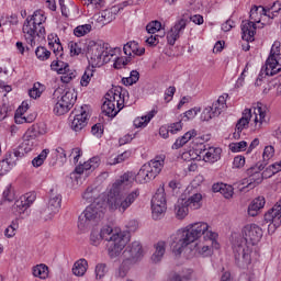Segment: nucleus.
<instances>
[{
	"instance_id": "1",
	"label": "nucleus",
	"mask_w": 281,
	"mask_h": 281,
	"mask_svg": "<svg viewBox=\"0 0 281 281\" xmlns=\"http://www.w3.org/2000/svg\"><path fill=\"white\" fill-rule=\"evenodd\" d=\"M162 168L164 159H154L143 165L136 176L131 171L121 176L108 191V205L110 210L124 214L139 199V189L124 194H122V190L124 188H131L134 181L136 183H148V181H153L161 172Z\"/></svg>"
},
{
	"instance_id": "2",
	"label": "nucleus",
	"mask_w": 281,
	"mask_h": 281,
	"mask_svg": "<svg viewBox=\"0 0 281 281\" xmlns=\"http://www.w3.org/2000/svg\"><path fill=\"white\" fill-rule=\"evenodd\" d=\"M218 233L206 222H195L178 229L170 236V247L173 256L179 258L189 245L194 244L195 256L207 258L212 256V245H218Z\"/></svg>"
},
{
	"instance_id": "3",
	"label": "nucleus",
	"mask_w": 281,
	"mask_h": 281,
	"mask_svg": "<svg viewBox=\"0 0 281 281\" xmlns=\"http://www.w3.org/2000/svg\"><path fill=\"white\" fill-rule=\"evenodd\" d=\"M262 228L257 224H247L241 229V235L233 236V252L239 267L251 265L254 246L262 238Z\"/></svg>"
},
{
	"instance_id": "4",
	"label": "nucleus",
	"mask_w": 281,
	"mask_h": 281,
	"mask_svg": "<svg viewBox=\"0 0 281 281\" xmlns=\"http://www.w3.org/2000/svg\"><path fill=\"white\" fill-rule=\"evenodd\" d=\"M45 21H47V16H45V11L42 10L35 11L24 21L22 32L26 43H29L31 47H34L36 41L40 38L42 41L45 38L47 34L45 31Z\"/></svg>"
},
{
	"instance_id": "5",
	"label": "nucleus",
	"mask_w": 281,
	"mask_h": 281,
	"mask_svg": "<svg viewBox=\"0 0 281 281\" xmlns=\"http://www.w3.org/2000/svg\"><path fill=\"white\" fill-rule=\"evenodd\" d=\"M251 120L255 131H261V128H265L271 120L269 108L262 103H257L254 108V112H251L250 109L244 110L241 119H239L236 124V131L241 133L245 126L249 125V121Z\"/></svg>"
},
{
	"instance_id": "6",
	"label": "nucleus",
	"mask_w": 281,
	"mask_h": 281,
	"mask_svg": "<svg viewBox=\"0 0 281 281\" xmlns=\"http://www.w3.org/2000/svg\"><path fill=\"white\" fill-rule=\"evenodd\" d=\"M120 52V48L109 47V44L102 42L89 41L87 44L86 55L92 69L102 67L106 63H111L113 56Z\"/></svg>"
},
{
	"instance_id": "7",
	"label": "nucleus",
	"mask_w": 281,
	"mask_h": 281,
	"mask_svg": "<svg viewBox=\"0 0 281 281\" xmlns=\"http://www.w3.org/2000/svg\"><path fill=\"white\" fill-rule=\"evenodd\" d=\"M126 95H128V92L121 87L109 90L101 106L102 113H104V115L108 117H115V115H117V113L124 109Z\"/></svg>"
},
{
	"instance_id": "8",
	"label": "nucleus",
	"mask_w": 281,
	"mask_h": 281,
	"mask_svg": "<svg viewBox=\"0 0 281 281\" xmlns=\"http://www.w3.org/2000/svg\"><path fill=\"white\" fill-rule=\"evenodd\" d=\"M102 216H104V201L95 200L79 216L78 227L85 229L89 225L99 223Z\"/></svg>"
},
{
	"instance_id": "9",
	"label": "nucleus",
	"mask_w": 281,
	"mask_h": 281,
	"mask_svg": "<svg viewBox=\"0 0 281 281\" xmlns=\"http://www.w3.org/2000/svg\"><path fill=\"white\" fill-rule=\"evenodd\" d=\"M281 43L276 41L272 44L270 55L266 60L265 66L261 68V76H276L281 71Z\"/></svg>"
},
{
	"instance_id": "10",
	"label": "nucleus",
	"mask_w": 281,
	"mask_h": 281,
	"mask_svg": "<svg viewBox=\"0 0 281 281\" xmlns=\"http://www.w3.org/2000/svg\"><path fill=\"white\" fill-rule=\"evenodd\" d=\"M262 170H265V165L262 164H257L247 169L246 173L248 178L241 181V186L244 187L239 188L240 192H245V189L254 190L256 186H260L262 179H265Z\"/></svg>"
},
{
	"instance_id": "11",
	"label": "nucleus",
	"mask_w": 281,
	"mask_h": 281,
	"mask_svg": "<svg viewBox=\"0 0 281 281\" xmlns=\"http://www.w3.org/2000/svg\"><path fill=\"white\" fill-rule=\"evenodd\" d=\"M168 210L166 202V189L160 186L151 199V214L154 221H159Z\"/></svg>"
},
{
	"instance_id": "12",
	"label": "nucleus",
	"mask_w": 281,
	"mask_h": 281,
	"mask_svg": "<svg viewBox=\"0 0 281 281\" xmlns=\"http://www.w3.org/2000/svg\"><path fill=\"white\" fill-rule=\"evenodd\" d=\"M76 104V92L74 90L66 91L55 103L53 112L55 115H65Z\"/></svg>"
},
{
	"instance_id": "13",
	"label": "nucleus",
	"mask_w": 281,
	"mask_h": 281,
	"mask_svg": "<svg viewBox=\"0 0 281 281\" xmlns=\"http://www.w3.org/2000/svg\"><path fill=\"white\" fill-rule=\"evenodd\" d=\"M50 192L48 205L44 211L41 212L44 221H52V218H54V216L60 212V207L63 205V195H60L58 192H54V190Z\"/></svg>"
},
{
	"instance_id": "14",
	"label": "nucleus",
	"mask_w": 281,
	"mask_h": 281,
	"mask_svg": "<svg viewBox=\"0 0 281 281\" xmlns=\"http://www.w3.org/2000/svg\"><path fill=\"white\" fill-rule=\"evenodd\" d=\"M128 245V236L125 233L122 235L115 234L112 237V241L108 244V254L110 258H119L124 251V248Z\"/></svg>"
},
{
	"instance_id": "15",
	"label": "nucleus",
	"mask_w": 281,
	"mask_h": 281,
	"mask_svg": "<svg viewBox=\"0 0 281 281\" xmlns=\"http://www.w3.org/2000/svg\"><path fill=\"white\" fill-rule=\"evenodd\" d=\"M34 201H36V193L34 192H29L20 196V199L16 200L12 206L15 216L25 214V212H27V210H30V207L34 204Z\"/></svg>"
},
{
	"instance_id": "16",
	"label": "nucleus",
	"mask_w": 281,
	"mask_h": 281,
	"mask_svg": "<svg viewBox=\"0 0 281 281\" xmlns=\"http://www.w3.org/2000/svg\"><path fill=\"white\" fill-rule=\"evenodd\" d=\"M87 120H89V105L85 104L75 110V116L71 121L70 127L72 131L78 133L87 126Z\"/></svg>"
},
{
	"instance_id": "17",
	"label": "nucleus",
	"mask_w": 281,
	"mask_h": 281,
	"mask_svg": "<svg viewBox=\"0 0 281 281\" xmlns=\"http://www.w3.org/2000/svg\"><path fill=\"white\" fill-rule=\"evenodd\" d=\"M124 260H127L130 265H137L139 260L144 257V250L142 249V244L139 241H133L123 251Z\"/></svg>"
},
{
	"instance_id": "18",
	"label": "nucleus",
	"mask_w": 281,
	"mask_h": 281,
	"mask_svg": "<svg viewBox=\"0 0 281 281\" xmlns=\"http://www.w3.org/2000/svg\"><path fill=\"white\" fill-rule=\"evenodd\" d=\"M188 26V20L181 19L176 22V24L170 29V31L167 33V43L168 45H175L177 41H179L181 34H183V31Z\"/></svg>"
},
{
	"instance_id": "19",
	"label": "nucleus",
	"mask_w": 281,
	"mask_h": 281,
	"mask_svg": "<svg viewBox=\"0 0 281 281\" xmlns=\"http://www.w3.org/2000/svg\"><path fill=\"white\" fill-rule=\"evenodd\" d=\"M221 148L218 147H206L203 143L200 144L199 157H203V160L209 164H215L221 159Z\"/></svg>"
},
{
	"instance_id": "20",
	"label": "nucleus",
	"mask_w": 281,
	"mask_h": 281,
	"mask_svg": "<svg viewBox=\"0 0 281 281\" xmlns=\"http://www.w3.org/2000/svg\"><path fill=\"white\" fill-rule=\"evenodd\" d=\"M188 192H190V188H187L184 193L175 203L173 212L178 221H183L190 214V209L186 202V194Z\"/></svg>"
},
{
	"instance_id": "21",
	"label": "nucleus",
	"mask_w": 281,
	"mask_h": 281,
	"mask_svg": "<svg viewBox=\"0 0 281 281\" xmlns=\"http://www.w3.org/2000/svg\"><path fill=\"white\" fill-rule=\"evenodd\" d=\"M196 130H191L187 132L183 136L176 139V142L172 145V149L179 150V148H183V146H186L190 142V139H195V142H207V137H196Z\"/></svg>"
},
{
	"instance_id": "22",
	"label": "nucleus",
	"mask_w": 281,
	"mask_h": 281,
	"mask_svg": "<svg viewBox=\"0 0 281 281\" xmlns=\"http://www.w3.org/2000/svg\"><path fill=\"white\" fill-rule=\"evenodd\" d=\"M240 27L243 41H246V43H254V41H256V23L249 20H244Z\"/></svg>"
},
{
	"instance_id": "23",
	"label": "nucleus",
	"mask_w": 281,
	"mask_h": 281,
	"mask_svg": "<svg viewBox=\"0 0 281 281\" xmlns=\"http://www.w3.org/2000/svg\"><path fill=\"white\" fill-rule=\"evenodd\" d=\"M266 223H270L274 227L281 225V204H276L270 211L265 214Z\"/></svg>"
},
{
	"instance_id": "24",
	"label": "nucleus",
	"mask_w": 281,
	"mask_h": 281,
	"mask_svg": "<svg viewBox=\"0 0 281 281\" xmlns=\"http://www.w3.org/2000/svg\"><path fill=\"white\" fill-rule=\"evenodd\" d=\"M123 52L125 56H128V58H135V56H143V54L146 53V48L140 47L137 42L132 41V42H127L123 46Z\"/></svg>"
},
{
	"instance_id": "25",
	"label": "nucleus",
	"mask_w": 281,
	"mask_h": 281,
	"mask_svg": "<svg viewBox=\"0 0 281 281\" xmlns=\"http://www.w3.org/2000/svg\"><path fill=\"white\" fill-rule=\"evenodd\" d=\"M166 249H168V244L164 240H159L154 245V251L151 255V262H154V265H159V262L164 260V256H166Z\"/></svg>"
},
{
	"instance_id": "26",
	"label": "nucleus",
	"mask_w": 281,
	"mask_h": 281,
	"mask_svg": "<svg viewBox=\"0 0 281 281\" xmlns=\"http://www.w3.org/2000/svg\"><path fill=\"white\" fill-rule=\"evenodd\" d=\"M121 10H124V7H122V4H117L110 9L103 10L101 12V21H103V23H111L112 21H115V16L120 14Z\"/></svg>"
},
{
	"instance_id": "27",
	"label": "nucleus",
	"mask_w": 281,
	"mask_h": 281,
	"mask_svg": "<svg viewBox=\"0 0 281 281\" xmlns=\"http://www.w3.org/2000/svg\"><path fill=\"white\" fill-rule=\"evenodd\" d=\"M48 46L50 49H53V53L55 54L57 59L61 58V56L64 55V50L63 44H60V38L58 37V35H48Z\"/></svg>"
},
{
	"instance_id": "28",
	"label": "nucleus",
	"mask_w": 281,
	"mask_h": 281,
	"mask_svg": "<svg viewBox=\"0 0 281 281\" xmlns=\"http://www.w3.org/2000/svg\"><path fill=\"white\" fill-rule=\"evenodd\" d=\"M88 269L89 262L87 261V259L81 258L74 263L71 269L72 276H76V278H85Z\"/></svg>"
},
{
	"instance_id": "29",
	"label": "nucleus",
	"mask_w": 281,
	"mask_h": 281,
	"mask_svg": "<svg viewBox=\"0 0 281 281\" xmlns=\"http://www.w3.org/2000/svg\"><path fill=\"white\" fill-rule=\"evenodd\" d=\"M266 203L267 201L265 200V196H258L252 200L248 205V215L258 216L259 212L262 210V207H265Z\"/></svg>"
},
{
	"instance_id": "30",
	"label": "nucleus",
	"mask_w": 281,
	"mask_h": 281,
	"mask_svg": "<svg viewBox=\"0 0 281 281\" xmlns=\"http://www.w3.org/2000/svg\"><path fill=\"white\" fill-rule=\"evenodd\" d=\"M213 192H220L224 199H232L234 196V187L225 184L223 182L214 183L212 187Z\"/></svg>"
},
{
	"instance_id": "31",
	"label": "nucleus",
	"mask_w": 281,
	"mask_h": 281,
	"mask_svg": "<svg viewBox=\"0 0 281 281\" xmlns=\"http://www.w3.org/2000/svg\"><path fill=\"white\" fill-rule=\"evenodd\" d=\"M186 203L189 210H201L203 207V195L201 193H194L188 198L186 196Z\"/></svg>"
},
{
	"instance_id": "32",
	"label": "nucleus",
	"mask_w": 281,
	"mask_h": 281,
	"mask_svg": "<svg viewBox=\"0 0 281 281\" xmlns=\"http://www.w3.org/2000/svg\"><path fill=\"white\" fill-rule=\"evenodd\" d=\"M227 98H229V94L224 93L212 104L211 108L214 111V115L218 116L225 109H227Z\"/></svg>"
},
{
	"instance_id": "33",
	"label": "nucleus",
	"mask_w": 281,
	"mask_h": 281,
	"mask_svg": "<svg viewBox=\"0 0 281 281\" xmlns=\"http://www.w3.org/2000/svg\"><path fill=\"white\" fill-rule=\"evenodd\" d=\"M101 238L103 240H108V243L113 241V237L116 234V236H122L124 232H122L120 228H112L111 226H104L100 229Z\"/></svg>"
},
{
	"instance_id": "34",
	"label": "nucleus",
	"mask_w": 281,
	"mask_h": 281,
	"mask_svg": "<svg viewBox=\"0 0 281 281\" xmlns=\"http://www.w3.org/2000/svg\"><path fill=\"white\" fill-rule=\"evenodd\" d=\"M157 111L151 110L146 115L136 117L134 120L135 128H146V126H148V124L150 123V120H153V117H155Z\"/></svg>"
},
{
	"instance_id": "35",
	"label": "nucleus",
	"mask_w": 281,
	"mask_h": 281,
	"mask_svg": "<svg viewBox=\"0 0 281 281\" xmlns=\"http://www.w3.org/2000/svg\"><path fill=\"white\" fill-rule=\"evenodd\" d=\"M265 14H267V8L262 7V5H255L251 8L250 10V15L249 19L252 23H260V21H262V16H265Z\"/></svg>"
},
{
	"instance_id": "36",
	"label": "nucleus",
	"mask_w": 281,
	"mask_h": 281,
	"mask_svg": "<svg viewBox=\"0 0 281 281\" xmlns=\"http://www.w3.org/2000/svg\"><path fill=\"white\" fill-rule=\"evenodd\" d=\"M30 109V104L26 101H23L21 106L15 111V124H27V117H25V112Z\"/></svg>"
},
{
	"instance_id": "37",
	"label": "nucleus",
	"mask_w": 281,
	"mask_h": 281,
	"mask_svg": "<svg viewBox=\"0 0 281 281\" xmlns=\"http://www.w3.org/2000/svg\"><path fill=\"white\" fill-rule=\"evenodd\" d=\"M36 146H38V140L34 136L25 134L22 142V148L24 153H32Z\"/></svg>"
},
{
	"instance_id": "38",
	"label": "nucleus",
	"mask_w": 281,
	"mask_h": 281,
	"mask_svg": "<svg viewBox=\"0 0 281 281\" xmlns=\"http://www.w3.org/2000/svg\"><path fill=\"white\" fill-rule=\"evenodd\" d=\"M33 276L41 280H47L49 277V268L45 263L37 265L33 267Z\"/></svg>"
},
{
	"instance_id": "39",
	"label": "nucleus",
	"mask_w": 281,
	"mask_h": 281,
	"mask_svg": "<svg viewBox=\"0 0 281 281\" xmlns=\"http://www.w3.org/2000/svg\"><path fill=\"white\" fill-rule=\"evenodd\" d=\"M82 199L88 201V203H94L95 201H101L100 193L98 192V189H93L89 187L86 192L82 194Z\"/></svg>"
},
{
	"instance_id": "40",
	"label": "nucleus",
	"mask_w": 281,
	"mask_h": 281,
	"mask_svg": "<svg viewBox=\"0 0 281 281\" xmlns=\"http://www.w3.org/2000/svg\"><path fill=\"white\" fill-rule=\"evenodd\" d=\"M43 91H45V86L41 82H35L32 89L29 90V95L33 100H38L43 95Z\"/></svg>"
},
{
	"instance_id": "41",
	"label": "nucleus",
	"mask_w": 281,
	"mask_h": 281,
	"mask_svg": "<svg viewBox=\"0 0 281 281\" xmlns=\"http://www.w3.org/2000/svg\"><path fill=\"white\" fill-rule=\"evenodd\" d=\"M131 267H133V265H131L126 259H123V262L114 273L115 278H126Z\"/></svg>"
},
{
	"instance_id": "42",
	"label": "nucleus",
	"mask_w": 281,
	"mask_h": 281,
	"mask_svg": "<svg viewBox=\"0 0 281 281\" xmlns=\"http://www.w3.org/2000/svg\"><path fill=\"white\" fill-rule=\"evenodd\" d=\"M276 155V147H273V145H268L263 148V153H262V166H267V164H269L270 159H273Z\"/></svg>"
},
{
	"instance_id": "43",
	"label": "nucleus",
	"mask_w": 281,
	"mask_h": 281,
	"mask_svg": "<svg viewBox=\"0 0 281 281\" xmlns=\"http://www.w3.org/2000/svg\"><path fill=\"white\" fill-rule=\"evenodd\" d=\"M50 69L53 71H57V74H64V71H69L70 67H69V64L58 59V60H54L50 64Z\"/></svg>"
},
{
	"instance_id": "44",
	"label": "nucleus",
	"mask_w": 281,
	"mask_h": 281,
	"mask_svg": "<svg viewBox=\"0 0 281 281\" xmlns=\"http://www.w3.org/2000/svg\"><path fill=\"white\" fill-rule=\"evenodd\" d=\"M59 75H60L61 82L64 85H69V82H71V80L76 79V77L78 76V72L76 71V69L68 68V70H66Z\"/></svg>"
},
{
	"instance_id": "45",
	"label": "nucleus",
	"mask_w": 281,
	"mask_h": 281,
	"mask_svg": "<svg viewBox=\"0 0 281 281\" xmlns=\"http://www.w3.org/2000/svg\"><path fill=\"white\" fill-rule=\"evenodd\" d=\"M19 231V220H13L10 225L4 229L5 238H14Z\"/></svg>"
},
{
	"instance_id": "46",
	"label": "nucleus",
	"mask_w": 281,
	"mask_h": 281,
	"mask_svg": "<svg viewBox=\"0 0 281 281\" xmlns=\"http://www.w3.org/2000/svg\"><path fill=\"white\" fill-rule=\"evenodd\" d=\"M49 155V149H43L40 155H37L33 160H32V166L34 168H41L43 164H45V159H47V156Z\"/></svg>"
},
{
	"instance_id": "47",
	"label": "nucleus",
	"mask_w": 281,
	"mask_h": 281,
	"mask_svg": "<svg viewBox=\"0 0 281 281\" xmlns=\"http://www.w3.org/2000/svg\"><path fill=\"white\" fill-rule=\"evenodd\" d=\"M91 30V24H82L75 27L74 34L75 36H77V38H81V36H87V34H89Z\"/></svg>"
},
{
	"instance_id": "48",
	"label": "nucleus",
	"mask_w": 281,
	"mask_h": 281,
	"mask_svg": "<svg viewBox=\"0 0 281 281\" xmlns=\"http://www.w3.org/2000/svg\"><path fill=\"white\" fill-rule=\"evenodd\" d=\"M139 80V72L137 70H132L130 77H124L122 82L125 87H132Z\"/></svg>"
},
{
	"instance_id": "49",
	"label": "nucleus",
	"mask_w": 281,
	"mask_h": 281,
	"mask_svg": "<svg viewBox=\"0 0 281 281\" xmlns=\"http://www.w3.org/2000/svg\"><path fill=\"white\" fill-rule=\"evenodd\" d=\"M19 157H21V151L14 150L8 151L4 156V159L10 166L14 168V166H16V161H19Z\"/></svg>"
},
{
	"instance_id": "50",
	"label": "nucleus",
	"mask_w": 281,
	"mask_h": 281,
	"mask_svg": "<svg viewBox=\"0 0 281 281\" xmlns=\"http://www.w3.org/2000/svg\"><path fill=\"white\" fill-rule=\"evenodd\" d=\"M93 68H87L81 77L80 85L81 87H89V82H91V78H93Z\"/></svg>"
},
{
	"instance_id": "51",
	"label": "nucleus",
	"mask_w": 281,
	"mask_h": 281,
	"mask_svg": "<svg viewBox=\"0 0 281 281\" xmlns=\"http://www.w3.org/2000/svg\"><path fill=\"white\" fill-rule=\"evenodd\" d=\"M94 273L97 280H103L104 276L109 273V269H106V263H98L95 266Z\"/></svg>"
},
{
	"instance_id": "52",
	"label": "nucleus",
	"mask_w": 281,
	"mask_h": 281,
	"mask_svg": "<svg viewBox=\"0 0 281 281\" xmlns=\"http://www.w3.org/2000/svg\"><path fill=\"white\" fill-rule=\"evenodd\" d=\"M35 56L38 58V60H47L49 56H52V53L47 50V48L38 46L35 50Z\"/></svg>"
},
{
	"instance_id": "53",
	"label": "nucleus",
	"mask_w": 281,
	"mask_h": 281,
	"mask_svg": "<svg viewBox=\"0 0 281 281\" xmlns=\"http://www.w3.org/2000/svg\"><path fill=\"white\" fill-rule=\"evenodd\" d=\"M102 234L100 233V229H92L90 234V243L91 245H94V247H98L100 243H102Z\"/></svg>"
},
{
	"instance_id": "54",
	"label": "nucleus",
	"mask_w": 281,
	"mask_h": 281,
	"mask_svg": "<svg viewBox=\"0 0 281 281\" xmlns=\"http://www.w3.org/2000/svg\"><path fill=\"white\" fill-rule=\"evenodd\" d=\"M212 117H218V115L214 114L212 106H206L201 113V120L202 122H210Z\"/></svg>"
},
{
	"instance_id": "55",
	"label": "nucleus",
	"mask_w": 281,
	"mask_h": 281,
	"mask_svg": "<svg viewBox=\"0 0 281 281\" xmlns=\"http://www.w3.org/2000/svg\"><path fill=\"white\" fill-rule=\"evenodd\" d=\"M229 149L232 153H243V150H247V142L241 140L238 143H232L229 145Z\"/></svg>"
},
{
	"instance_id": "56",
	"label": "nucleus",
	"mask_w": 281,
	"mask_h": 281,
	"mask_svg": "<svg viewBox=\"0 0 281 281\" xmlns=\"http://www.w3.org/2000/svg\"><path fill=\"white\" fill-rule=\"evenodd\" d=\"M89 170H94V169H93V166L91 165V162H89V160H88V161L83 162L82 165H79L78 167H76L75 172L77 175H85V172L87 173V172H89Z\"/></svg>"
},
{
	"instance_id": "57",
	"label": "nucleus",
	"mask_w": 281,
	"mask_h": 281,
	"mask_svg": "<svg viewBox=\"0 0 281 281\" xmlns=\"http://www.w3.org/2000/svg\"><path fill=\"white\" fill-rule=\"evenodd\" d=\"M159 30H161V22L159 21H153L146 26V31L148 32V34H157Z\"/></svg>"
},
{
	"instance_id": "58",
	"label": "nucleus",
	"mask_w": 281,
	"mask_h": 281,
	"mask_svg": "<svg viewBox=\"0 0 281 281\" xmlns=\"http://www.w3.org/2000/svg\"><path fill=\"white\" fill-rule=\"evenodd\" d=\"M200 111H201V108H198V106L188 110L187 112L183 113V117H186L184 121L194 120L199 115Z\"/></svg>"
},
{
	"instance_id": "59",
	"label": "nucleus",
	"mask_w": 281,
	"mask_h": 281,
	"mask_svg": "<svg viewBox=\"0 0 281 281\" xmlns=\"http://www.w3.org/2000/svg\"><path fill=\"white\" fill-rule=\"evenodd\" d=\"M130 63V57H116L114 60V69H122L125 65H128Z\"/></svg>"
},
{
	"instance_id": "60",
	"label": "nucleus",
	"mask_w": 281,
	"mask_h": 281,
	"mask_svg": "<svg viewBox=\"0 0 281 281\" xmlns=\"http://www.w3.org/2000/svg\"><path fill=\"white\" fill-rule=\"evenodd\" d=\"M12 168V165H10L5 158L0 161V175H8Z\"/></svg>"
},
{
	"instance_id": "61",
	"label": "nucleus",
	"mask_w": 281,
	"mask_h": 281,
	"mask_svg": "<svg viewBox=\"0 0 281 281\" xmlns=\"http://www.w3.org/2000/svg\"><path fill=\"white\" fill-rule=\"evenodd\" d=\"M70 54L72 56H80L82 54V47H80V44L71 42L69 44Z\"/></svg>"
},
{
	"instance_id": "62",
	"label": "nucleus",
	"mask_w": 281,
	"mask_h": 281,
	"mask_svg": "<svg viewBox=\"0 0 281 281\" xmlns=\"http://www.w3.org/2000/svg\"><path fill=\"white\" fill-rule=\"evenodd\" d=\"M168 127H169L171 135H177V133H179L180 131L183 130V123H181V121H179V122L170 124Z\"/></svg>"
},
{
	"instance_id": "63",
	"label": "nucleus",
	"mask_w": 281,
	"mask_h": 281,
	"mask_svg": "<svg viewBox=\"0 0 281 281\" xmlns=\"http://www.w3.org/2000/svg\"><path fill=\"white\" fill-rule=\"evenodd\" d=\"M131 157V151H124L117 156H115V161L111 164H122V161H126Z\"/></svg>"
},
{
	"instance_id": "64",
	"label": "nucleus",
	"mask_w": 281,
	"mask_h": 281,
	"mask_svg": "<svg viewBox=\"0 0 281 281\" xmlns=\"http://www.w3.org/2000/svg\"><path fill=\"white\" fill-rule=\"evenodd\" d=\"M245 166V157L244 156H236L233 160L234 168H243Z\"/></svg>"
}]
</instances>
